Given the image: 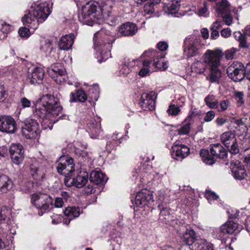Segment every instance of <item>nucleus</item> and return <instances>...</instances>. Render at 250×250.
<instances>
[{
    "label": "nucleus",
    "instance_id": "f257e3e1",
    "mask_svg": "<svg viewBox=\"0 0 250 250\" xmlns=\"http://www.w3.org/2000/svg\"><path fill=\"white\" fill-rule=\"evenodd\" d=\"M34 114L42 118L43 122L48 119L53 121V118L59 116L62 110L59 99L48 94L42 96L34 104Z\"/></svg>",
    "mask_w": 250,
    "mask_h": 250
},
{
    "label": "nucleus",
    "instance_id": "7ed1b4c3",
    "mask_svg": "<svg viewBox=\"0 0 250 250\" xmlns=\"http://www.w3.org/2000/svg\"><path fill=\"white\" fill-rule=\"evenodd\" d=\"M50 13L49 4L46 2H40L29 14L24 15L22 18V21L25 26L31 28H36L37 27L34 26L35 20L37 22L42 23L47 19Z\"/></svg>",
    "mask_w": 250,
    "mask_h": 250
},
{
    "label": "nucleus",
    "instance_id": "9d476101",
    "mask_svg": "<svg viewBox=\"0 0 250 250\" xmlns=\"http://www.w3.org/2000/svg\"><path fill=\"white\" fill-rule=\"evenodd\" d=\"M201 40L200 38L189 36L184 40V53L188 57H191L199 54V50L202 48Z\"/></svg>",
    "mask_w": 250,
    "mask_h": 250
},
{
    "label": "nucleus",
    "instance_id": "c756f323",
    "mask_svg": "<svg viewBox=\"0 0 250 250\" xmlns=\"http://www.w3.org/2000/svg\"><path fill=\"white\" fill-rule=\"evenodd\" d=\"M232 172L234 177L238 180L244 179L247 176L246 171L244 166L240 162L231 165Z\"/></svg>",
    "mask_w": 250,
    "mask_h": 250
},
{
    "label": "nucleus",
    "instance_id": "f704fd0d",
    "mask_svg": "<svg viewBox=\"0 0 250 250\" xmlns=\"http://www.w3.org/2000/svg\"><path fill=\"white\" fill-rule=\"evenodd\" d=\"M86 99L87 96L84 91L82 90H79L77 91L76 93L73 92L71 93L69 101L71 103L77 101L84 102L86 101Z\"/></svg>",
    "mask_w": 250,
    "mask_h": 250
},
{
    "label": "nucleus",
    "instance_id": "a211bd4d",
    "mask_svg": "<svg viewBox=\"0 0 250 250\" xmlns=\"http://www.w3.org/2000/svg\"><path fill=\"white\" fill-rule=\"evenodd\" d=\"M9 153L12 162L17 165L21 164L24 159V150L20 144H12L9 148Z\"/></svg>",
    "mask_w": 250,
    "mask_h": 250
},
{
    "label": "nucleus",
    "instance_id": "a18cd8bd",
    "mask_svg": "<svg viewBox=\"0 0 250 250\" xmlns=\"http://www.w3.org/2000/svg\"><path fill=\"white\" fill-rule=\"evenodd\" d=\"M190 123L187 122L178 130V134L180 135H185L189 133L190 131Z\"/></svg>",
    "mask_w": 250,
    "mask_h": 250
},
{
    "label": "nucleus",
    "instance_id": "aec40b11",
    "mask_svg": "<svg viewBox=\"0 0 250 250\" xmlns=\"http://www.w3.org/2000/svg\"><path fill=\"white\" fill-rule=\"evenodd\" d=\"M189 153V148L186 146L175 142L172 147L171 155L173 158L181 160L187 157Z\"/></svg>",
    "mask_w": 250,
    "mask_h": 250
},
{
    "label": "nucleus",
    "instance_id": "774afa93",
    "mask_svg": "<svg viewBox=\"0 0 250 250\" xmlns=\"http://www.w3.org/2000/svg\"><path fill=\"white\" fill-rule=\"evenodd\" d=\"M201 33L204 39H207L209 37V32L207 28H202L201 30Z\"/></svg>",
    "mask_w": 250,
    "mask_h": 250
},
{
    "label": "nucleus",
    "instance_id": "4468645a",
    "mask_svg": "<svg viewBox=\"0 0 250 250\" xmlns=\"http://www.w3.org/2000/svg\"><path fill=\"white\" fill-rule=\"evenodd\" d=\"M17 130V124L14 119L10 116H0V131L8 134H13Z\"/></svg>",
    "mask_w": 250,
    "mask_h": 250
},
{
    "label": "nucleus",
    "instance_id": "cd10ccee",
    "mask_svg": "<svg viewBox=\"0 0 250 250\" xmlns=\"http://www.w3.org/2000/svg\"><path fill=\"white\" fill-rule=\"evenodd\" d=\"M89 180L91 182L101 186L106 182L107 178L104 174L100 171H92L90 173Z\"/></svg>",
    "mask_w": 250,
    "mask_h": 250
},
{
    "label": "nucleus",
    "instance_id": "37998d69",
    "mask_svg": "<svg viewBox=\"0 0 250 250\" xmlns=\"http://www.w3.org/2000/svg\"><path fill=\"white\" fill-rule=\"evenodd\" d=\"M51 42L49 40L45 41L40 46V51L45 54H49L52 50Z\"/></svg>",
    "mask_w": 250,
    "mask_h": 250
},
{
    "label": "nucleus",
    "instance_id": "6e6552de",
    "mask_svg": "<svg viewBox=\"0 0 250 250\" xmlns=\"http://www.w3.org/2000/svg\"><path fill=\"white\" fill-rule=\"evenodd\" d=\"M52 198L47 194L42 193H35L31 195V203L37 208L40 209L39 212L40 215H42L43 211L49 209L50 205H52Z\"/></svg>",
    "mask_w": 250,
    "mask_h": 250
},
{
    "label": "nucleus",
    "instance_id": "13d9d810",
    "mask_svg": "<svg viewBox=\"0 0 250 250\" xmlns=\"http://www.w3.org/2000/svg\"><path fill=\"white\" fill-rule=\"evenodd\" d=\"M157 47L160 51H164L167 49L168 44L165 42H161L157 44Z\"/></svg>",
    "mask_w": 250,
    "mask_h": 250
},
{
    "label": "nucleus",
    "instance_id": "603ef678",
    "mask_svg": "<svg viewBox=\"0 0 250 250\" xmlns=\"http://www.w3.org/2000/svg\"><path fill=\"white\" fill-rule=\"evenodd\" d=\"M18 32L19 35L22 38L28 37L29 36V29L25 27L20 28Z\"/></svg>",
    "mask_w": 250,
    "mask_h": 250
},
{
    "label": "nucleus",
    "instance_id": "4d7b16f0",
    "mask_svg": "<svg viewBox=\"0 0 250 250\" xmlns=\"http://www.w3.org/2000/svg\"><path fill=\"white\" fill-rule=\"evenodd\" d=\"M20 102L23 108L29 107L31 105V101L25 97L21 98Z\"/></svg>",
    "mask_w": 250,
    "mask_h": 250
},
{
    "label": "nucleus",
    "instance_id": "f8f14e48",
    "mask_svg": "<svg viewBox=\"0 0 250 250\" xmlns=\"http://www.w3.org/2000/svg\"><path fill=\"white\" fill-rule=\"evenodd\" d=\"M220 140L231 153L236 154L239 153V149L235 135L232 131H228L223 133L221 135Z\"/></svg>",
    "mask_w": 250,
    "mask_h": 250
},
{
    "label": "nucleus",
    "instance_id": "b1692460",
    "mask_svg": "<svg viewBox=\"0 0 250 250\" xmlns=\"http://www.w3.org/2000/svg\"><path fill=\"white\" fill-rule=\"evenodd\" d=\"M44 72L41 67H36L32 71L28 72V80L32 84L40 83L44 78Z\"/></svg>",
    "mask_w": 250,
    "mask_h": 250
},
{
    "label": "nucleus",
    "instance_id": "c9c22d12",
    "mask_svg": "<svg viewBox=\"0 0 250 250\" xmlns=\"http://www.w3.org/2000/svg\"><path fill=\"white\" fill-rule=\"evenodd\" d=\"M63 212L70 221L80 215V209L79 207H69L66 208Z\"/></svg>",
    "mask_w": 250,
    "mask_h": 250
},
{
    "label": "nucleus",
    "instance_id": "09e8293b",
    "mask_svg": "<svg viewBox=\"0 0 250 250\" xmlns=\"http://www.w3.org/2000/svg\"><path fill=\"white\" fill-rule=\"evenodd\" d=\"M180 111L179 107L175 105H170L167 110V112L169 115H177L178 114Z\"/></svg>",
    "mask_w": 250,
    "mask_h": 250
},
{
    "label": "nucleus",
    "instance_id": "3c124183",
    "mask_svg": "<svg viewBox=\"0 0 250 250\" xmlns=\"http://www.w3.org/2000/svg\"><path fill=\"white\" fill-rule=\"evenodd\" d=\"M208 3L206 1H204L203 5L200 6L198 9V14L199 16H204L208 12Z\"/></svg>",
    "mask_w": 250,
    "mask_h": 250
},
{
    "label": "nucleus",
    "instance_id": "864d4df0",
    "mask_svg": "<svg viewBox=\"0 0 250 250\" xmlns=\"http://www.w3.org/2000/svg\"><path fill=\"white\" fill-rule=\"evenodd\" d=\"M215 113L212 110H210L207 112L206 116L204 118V120L206 122H209L212 121L215 117Z\"/></svg>",
    "mask_w": 250,
    "mask_h": 250
},
{
    "label": "nucleus",
    "instance_id": "72a5a7b5",
    "mask_svg": "<svg viewBox=\"0 0 250 250\" xmlns=\"http://www.w3.org/2000/svg\"><path fill=\"white\" fill-rule=\"evenodd\" d=\"M180 6L179 0H173L168 3L165 4L164 10L165 12L167 14H175L178 11Z\"/></svg>",
    "mask_w": 250,
    "mask_h": 250
},
{
    "label": "nucleus",
    "instance_id": "4be33fe9",
    "mask_svg": "<svg viewBox=\"0 0 250 250\" xmlns=\"http://www.w3.org/2000/svg\"><path fill=\"white\" fill-rule=\"evenodd\" d=\"M30 170L34 179L39 180L44 178L46 171L45 166L40 164L36 161L30 165Z\"/></svg>",
    "mask_w": 250,
    "mask_h": 250
},
{
    "label": "nucleus",
    "instance_id": "e433bc0d",
    "mask_svg": "<svg viewBox=\"0 0 250 250\" xmlns=\"http://www.w3.org/2000/svg\"><path fill=\"white\" fill-rule=\"evenodd\" d=\"M222 23L219 21H214L210 28L211 30L210 39L215 40L219 36L218 30L222 27Z\"/></svg>",
    "mask_w": 250,
    "mask_h": 250
},
{
    "label": "nucleus",
    "instance_id": "2f4dec72",
    "mask_svg": "<svg viewBox=\"0 0 250 250\" xmlns=\"http://www.w3.org/2000/svg\"><path fill=\"white\" fill-rule=\"evenodd\" d=\"M88 133L91 138L93 139L97 138L100 133V124L99 122L91 121L88 124Z\"/></svg>",
    "mask_w": 250,
    "mask_h": 250
},
{
    "label": "nucleus",
    "instance_id": "bf43d9fd",
    "mask_svg": "<svg viewBox=\"0 0 250 250\" xmlns=\"http://www.w3.org/2000/svg\"><path fill=\"white\" fill-rule=\"evenodd\" d=\"M64 204L63 199L61 197H57L55 199L54 206L56 208H61Z\"/></svg>",
    "mask_w": 250,
    "mask_h": 250
},
{
    "label": "nucleus",
    "instance_id": "ea45409f",
    "mask_svg": "<svg viewBox=\"0 0 250 250\" xmlns=\"http://www.w3.org/2000/svg\"><path fill=\"white\" fill-rule=\"evenodd\" d=\"M197 244L195 250H214L212 245L204 240L200 239Z\"/></svg>",
    "mask_w": 250,
    "mask_h": 250
},
{
    "label": "nucleus",
    "instance_id": "de8ad7c7",
    "mask_svg": "<svg viewBox=\"0 0 250 250\" xmlns=\"http://www.w3.org/2000/svg\"><path fill=\"white\" fill-rule=\"evenodd\" d=\"M0 30L2 32L7 34L11 30V26L5 21H0Z\"/></svg>",
    "mask_w": 250,
    "mask_h": 250
},
{
    "label": "nucleus",
    "instance_id": "c03bdc74",
    "mask_svg": "<svg viewBox=\"0 0 250 250\" xmlns=\"http://www.w3.org/2000/svg\"><path fill=\"white\" fill-rule=\"evenodd\" d=\"M200 154L203 158V161L207 164L212 165L214 163V158L208 156V151L207 150L202 149Z\"/></svg>",
    "mask_w": 250,
    "mask_h": 250
},
{
    "label": "nucleus",
    "instance_id": "412c9836",
    "mask_svg": "<svg viewBox=\"0 0 250 250\" xmlns=\"http://www.w3.org/2000/svg\"><path fill=\"white\" fill-rule=\"evenodd\" d=\"M153 201V195L147 189H143L137 193L135 198L136 205L140 207H145Z\"/></svg>",
    "mask_w": 250,
    "mask_h": 250
},
{
    "label": "nucleus",
    "instance_id": "79ce46f5",
    "mask_svg": "<svg viewBox=\"0 0 250 250\" xmlns=\"http://www.w3.org/2000/svg\"><path fill=\"white\" fill-rule=\"evenodd\" d=\"M100 89L99 85L94 84L89 89L88 96L92 100L97 101L99 97Z\"/></svg>",
    "mask_w": 250,
    "mask_h": 250
},
{
    "label": "nucleus",
    "instance_id": "5701e85b",
    "mask_svg": "<svg viewBox=\"0 0 250 250\" xmlns=\"http://www.w3.org/2000/svg\"><path fill=\"white\" fill-rule=\"evenodd\" d=\"M160 220L163 223L173 227L176 229L179 226V221L181 220L176 219L170 213V210L167 208H163L160 213Z\"/></svg>",
    "mask_w": 250,
    "mask_h": 250
},
{
    "label": "nucleus",
    "instance_id": "473e14b6",
    "mask_svg": "<svg viewBox=\"0 0 250 250\" xmlns=\"http://www.w3.org/2000/svg\"><path fill=\"white\" fill-rule=\"evenodd\" d=\"M12 182L7 176H0V194L6 192L12 188Z\"/></svg>",
    "mask_w": 250,
    "mask_h": 250
},
{
    "label": "nucleus",
    "instance_id": "a878e982",
    "mask_svg": "<svg viewBox=\"0 0 250 250\" xmlns=\"http://www.w3.org/2000/svg\"><path fill=\"white\" fill-rule=\"evenodd\" d=\"M138 28L136 24L127 22L124 23L119 29V33L123 36L134 35L137 31Z\"/></svg>",
    "mask_w": 250,
    "mask_h": 250
},
{
    "label": "nucleus",
    "instance_id": "0e129e2a",
    "mask_svg": "<svg viewBox=\"0 0 250 250\" xmlns=\"http://www.w3.org/2000/svg\"><path fill=\"white\" fill-rule=\"evenodd\" d=\"M130 69L126 64H124L120 70V73L122 75H127L129 73Z\"/></svg>",
    "mask_w": 250,
    "mask_h": 250
},
{
    "label": "nucleus",
    "instance_id": "ddd939ff",
    "mask_svg": "<svg viewBox=\"0 0 250 250\" xmlns=\"http://www.w3.org/2000/svg\"><path fill=\"white\" fill-rule=\"evenodd\" d=\"M228 77L234 82H240L245 78L244 66L239 62H234L227 68Z\"/></svg>",
    "mask_w": 250,
    "mask_h": 250
},
{
    "label": "nucleus",
    "instance_id": "58836bf2",
    "mask_svg": "<svg viewBox=\"0 0 250 250\" xmlns=\"http://www.w3.org/2000/svg\"><path fill=\"white\" fill-rule=\"evenodd\" d=\"M234 38L239 42V46L243 48H248L249 45L246 42V36L239 31L233 33Z\"/></svg>",
    "mask_w": 250,
    "mask_h": 250
},
{
    "label": "nucleus",
    "instance_id": "680f3d73",
    "mask_svg": "<svg viewBox=\"0 0 250 250\" xmlns=\"http://www.w3.org/2000/svg\"><path fill=\"white\" fill-rule=\"evenodd\" d=\"M231 35V30L229 28H227L222 30L221 31V35L223 37L227 38Z\"/></svg>",
    "mask_w": 250,
    "mask_h": 250
},
{
    "label": "nucleus",
    "instance_id": "49530a36",
    "mask_svg": "<svg viewBox=\"0 0 250 250\" xmlns=\"http://www.w3.org/2000/svg\"><path fill=\"white\" fill-rule=\"evenodd\" d=\"M237 51V49L234 47L228 49L225 52V58L228 60L233 59L234 55Z\"/></svg>",
    "mask_w": 250,
    "mask_h": 250
},
{
    "label": "nucleus",
    "instance_id": "052dcab7",
    "mask_svg": "<svg viewBox=\"0 0 250 250\" xmlns=\"http://www.w3.org/2000/svg\"><path fill=\"white\" fill-rule=\"evenodd\" d=\"M245 77L250 81V62L248 63L246 67H244Z\"/></svg>",
    "mask_w": 250,
    "mask_h": 250
},
{
    "label": "nucleus",
    "instance_id": "69168bd1",
    "mask_svg": "<svg viewBox=\"0 0 250 250\" xmlns=\"http://www.w3.org/2000/svg\"><path fill=\"white\" fill-rule=\"evenodd\" d=\"M8 149L6 147L2 146L0 147V159L7 155Z\"/></svg>",
    "mask_w": 250,
    "mask_h": 250
},
{
    "label": "nucleus",
    "instance_id": "8fccbe9b",
    "mask_svg": "<svg viewBox=\"0 0 250 250\" xmlns=\"http://www.w3.org/2000/svg\"><path fill=\"white\" fill-rule=\"evenodd\" d=\"M205 196L209 202L212 201L217 200L219 198L218 196L216 195L215 193L210 191H207L205 193Z\"/></svg>",
    "mask_w": 250,
    "mask_h": 250
},
{
    "label": "nucleus",
    "instance_id": "39448f33",
    "mask_svg": "<svg viewBox=\"0 0 250 250\" xmlns=\"http://www.w3.org/2000/svg\"><path fill=\"white\" fill-rule=\"evenodd\" d=\"M179 223V226L175 229L180 237V242L184 245L192 247L194 249L197 245L198 241L200 240L198 239L196 233L183 220H181Z\"/></svg>",
    "mask_w": 250,
    "mask_h": 250
},
{
    "label": "nucleus",
    "instance_id": "338daca9",
    "mask_svg": "<svg viewBox=\"0 0 250 250\" xmlns=\"http://www.w3.org/2000/svg\"><path fill=\"white\" fill-rule=\"evenodd\" d=\"M228 122L226 119L223 118H217L215 120V123L218 126H221Z\"/></svg>",
    "mask_w": 250,
    "mask_h": 250
},
{
    "label": "nucleus",
    "instance_id": "5fc2aeb1",
    "mask_svg": "<svg viewBox=\"0 0 250 250\" xmlns=\"http://www.w3.org/2000/svg\"><path fill=\"white\" fill-rule=\"evenodd\" d=\"M154 7L153 5L150 4V3L148 1L144 6V11L147 14H152L155 11Z\"/></svg>",
    "mask_w": 250,
    "mask_h": 250
},
{
    "label": "nucleus",
    "instance_id": "f3484780",
    "mask_svg": "<svg viewBox=\"0 0 250 250\" xmlns=\"http://www.w3.org/2000/svg\"><path fill=\"white\" fill-rule=\"evenodd\" d=\"M156 95L155 92L143 93L139 103L140 106L145 110H153L155 106Z\"/></svg>",
    "mask_w": 250,
    "mask_h": 250
},
{
    "label": "nucleus",
    "instance_id": "f03ea898",
    "mask_svg": "<svg viewBox=\"0 0 250 250\" xmlns=\"http://www.w3.org/2000/svg\"><path fill=\"white\" fill-rule=\"evenodd\" d=\"M60 162L57 167V171L65 175L64 183L68 187L75 186L80 188L85 185L88 181V174L85 171H81L77 176H73L74 171V164L73 159L68 156L61 157Z\"/></svg>",
    "mask_w": 250,
    "mask_h": 250
},
{
    "label": "nucleus",
    "instance_id": "2eb2a0df",
    "mask_svg": "<svg viewBox=\"0 0 250 250\" xmlns=\"http://www.w3.org/2000/svg\"><path fill=\"white\" fill-rule=\"evenodd\" d=\"M111 2L110 0H102L100 6L102 15L110 25H114L117 20L118 17L112 14L110 9Z\"/></svg>",
    "mask_w": 250,
    "mask_h": 250
},
{
    "label": "nucleus",
    "instance_id": "0eeeda50",
    "mask_svg": "<svg viewBox=\"0 0 250 250\" xmlns=\"http://www.w3.org/2000/svg\"><path fill=\"white\" fill-rule=\"evenodd\" d=\"M219 49L208 50L200 61H195L191 66L192 72L196 74H203L208 67L216 65L218 62L213 61L216 56L219 55Z\"/></svg>",
    "mask_w": 250,
    "mask_h": 250
},
{
    "label": "nucleus",
    "instance_id": "20e7f679",
    "mask_svg": "<svg viewBox=\"0 0 250 250\" xmlns=\"http://www.w3.org/2000/svg\"><path fill=\"white\" fill-rule=\"evenodd\" d=\"M93 41L95 49L101 54L102 61H105L111 57L110 51L114 41L112 36L105 35L104 31L102 30L94 34Z\"/></svg>",
    "mask_w": 250,
    "mask_h": 250
},
{
    "label": "nucleus",
    "instance_id": "bb28decb",
    "mask_svg": "<svg viewBox=\"0 0 250 250\" xmlns=\"http://www.w3.org/2000/svg\"><path fill=\"white\" fill-rule=\"evenodd\" d=\"M210 153L214 157L224 159L227 156V151L219 144L211 145L210 148Z\"/></svg>",
    "mask_w": 250,
    "mask_h": 250
},
{
    "label": "nucleus",
    "instance_id": "423d86ee",
    "mask_svg": "<svg viewBox=\"0 0 250 250\" xmlns=\"http://www.w3.org/2000/svg\"><path fill=\"white\" fill-rule=\"evenodd\" d=\"M164 57V55L161 51L151 49L142 54L140 61L144 66L148 67L152 64L158 69L164 70L167 68L168 64L166 62L162 61L161 59Z\"/></svg>",
    "mask_w": 250,
    "mask_h": 250
},
{
    "label": "nucleus",
    "instance_id": "1a4fd4ad",
    "mask_svg": "<svg viewBox=\"0 0 250 250\" xmlns=\"http://www.w3.org/2000/svg\"><path fill=\"white\" fill-rule=\"evenodd\" d=\"M39 125L37 122L32 119H27L22 122V135L28 139L36 138L40 134Z\"/></svg>",
    "mask_w": 250,
    "mask_h": 250
},
{
    "label": "nucleus",
    "instance_id": "7c9ffc66",
    "mask_svg": "<svg viewBox=\"0 0 250 250\" xmlns=\"http://www.w3.org/2000/svg\"><path fill=\"white\" fill-rule=\"evenodd\" d=\"M214 9L219 16H223L229 11V4L227 0H221L216 3Z\"/></svg>",
    "mask_w": 250,
    "mask_h": 250
},
{
    "label": "nucleus",
    "instance_id": "6e6d98bb",
    "mask_svg": "<svg viewBox=\"0 0 250 250\" xmlns=\"http://www.w3.org/2000/svg\"><path fill=\"white\" fill-rule=\"evenodd\" d=\"M7 94L6 90L1 84H0V102H3L6 98Z\"/></svg>",
    "mask_w": 250,
    "mask_h": 250
},
{
    "label": "nucleus",
    "instance_id": "4c0bfd02",
    "mask_svg": "<svg viewBox=\"0 0 250 250\" xmlns=\"http://www.w3.org/2000/svg\"><path fill=\"white\" fill-rule=\"evenodd\" d=\"M10 211L6 207L0 208V223L8 224L10 221Z\"/></svg>",
    "mask_w": 250,
    "mask_h": 250
},
{
    "label": "nucleus",
    "instance_id": "a19ab883",
    "mask_svg": "<svg viewBox=\"0 0 250 250\" xmlns=\"http://www.w3.org/2000/svg\"><path fill=\"white\" fill-rule=\"evenodd\" d=\"M206 104L211 109L217 108L218 106V102L215 99V96L209 95L205 99Z\"/></svg>",
    "mask_w": 250,
    "mask_h": 250
},
{
    "label": "nucleus",
    "instance_id": "393cba45",
    "mask_svg": "<svg viewBox=\"0 0 250 250\" xmlns=\"http://www.w3.org/2000/svg\"><path fill=\"white\" fill-rule=\"evenodd\" d=\"M49 75L54 79L57 83L61 82V79L58 80V77H62L65 75V71L62 66L60 63H56L51 65V68L47 70Z\"/></svg>",
    "mask_w": 250,
    "mask_h": 250
},
{
    "label": "nucleus",
    "instance_id": "dca6fc26",
    "mask_svg": "<svg viewBox=\"0 0 250 250\" xmlns=\"http://www.w3.org/2000/svg\"><path fill=\"white\" fill-rule=\"evenodd\" d=\"M238 229V225L230 221L222 225L219 229L214 230V235L218 239H221L226 234H232Z\"/></svg>",
    "mask_w": 250,
    "mask_h": 250
},
{
    "label": "nucleus",
    "instance_id": "c85d7f7f",
    "mask_svg": "<svg viewBox=\"0 0 250 250\" xmlns=\"http://www.w3.org/2000/svg\"><path fill=\"white\" fill-rule=\"evenodd\" d=\"M75 39L73 34L66 35L62 37L59 40L58 45L62 50H68L72 46Z\"/></svg>",
    "mask_w": 250,
    "mask_h": 250
},
{
    "label": "nucleus",
    "instance_id": "6ab92c4d",
    "mask_svg": "<svg viewBox=\"0 0 250 250\" xmlns=\"http://www.w3.org/2000/svg\"><path fill=\"white\" fill-rule=\"evenodd\" d=\"M218 53L219 54V55L216 56L213 60V61L217 62L218 63L216 65L210 66V74L208 77H207V79L212 83H218L221 77V72L218 69V66L220 64V59L222 57L223 54L221 50H219Z\"/></svg>",
    "mask_w": 250,
    "mask_h": 250
},
{
    "label": "nucleus",
    "instance_id": "9b49d317",
    "mask_svg": "<svg viewBox=\"0 0 250 250\" xmlns=\"http://www.w3.org/2000/svg\"><path fill=\"white\" fill-rule=\"evenodd\" d=\"M98 3L90 1L82 7L81 16L84 20V22L89 25H92L96 18Z\"/></svg>",
    "mask_w": 250,
    "mask_h": 250
},
{
    "label": "nucleus",
    "instance_id": "e2e57ef3",
    "mask_svg": "<svg viewBox=\"0 0 250 250\" xmlns=\"http://www.w3.org/2000/svg\"><path fill=\"white\" fill-rule=\"evenodd\" d=\"M223 21L227 25H229L232 23V18L229 14H226L224 16H223Z\"/></svg>",
    "mask_w": 250,
    "mask_h": 250
}]
</instances>
